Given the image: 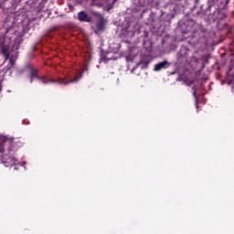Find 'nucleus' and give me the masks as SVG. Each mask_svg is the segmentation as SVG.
I'll return each instance as SVG.
<instances>
[{
  "instance_id": "6",
  "label": "nucleus",
  "mask_w": 234,
  "mask_h": 234,
  "mask_svg": "<svg viewBox=\"0 0 234 234\" xmlns=\"http://www.w3.org/2000/svg\"><path fill=\"white\" fill-rule=\"evenodd\" d=\"M78 19L80 22L90 23L92 21V17L88 15L86 11H80L78 13Z\"/></svg>"
},
{
  "instance_id": "2",
  "label": "nucleus",
  "mask_w": 234,
  "mask_h": 234,
  "mask_svg": "<svg viewBox=\"0 0 234 234\" xmlns=\"http://www.w3.org/2000/svg\"><path fill=\"white\" fill-rule=\"evenodd\" d=\"M190 44L197 48H202L207 44L206 32L201 28H197L192 32V37H190Z\"/></svg>"
},
{
  "instance_id": "5",
  "label": "nucleus",
  "mask_w": 234,
  "mask_h": 234,
  "mask_svg": "<svg viewBox=\"0 0 234 234\" xmlns=\"http://www.w3.org/2000/svg\"><path fill=\"white\" fill-rule=\"evenodd\" d=\"M170 66V63L168 60H163L160 62L155 63V66H154V71H161L162 69H166Z\"/></svg>"
},
{
  "instance_id": "3",
  "label": "nucleus",
  "mask_w": 234,
  "mask_h": 234,
  "mask_svg": "<svg viewBox=\"0 0 234 234\" xmlns=\"http://www.w3.org/2000/svg\"><path fill=\"white\" fill-rule=\"evenodd\" d=\"M82 78V73H77L74 79H68V77H64L63 79H50L49 82L51 83H58L61 85H69L70 83H77Z\"/></svg>"
},
{
  "instance_id": "10",
  "label": "nucleus",
  "mask_w": 234,
  "mask_h": 234,
  "mask_svg": "<svg viewBox=\"0 0 234 234\" xmlns=\"http://www.w3.org/2000/svg\"><path fill=\"white\" fill-rule=\"evenodd\" d=\"M193 95H194V98H197V91H194Z\"/></svg>"
},
{
  "instance_id": "9",
  "label": "nucleus",
  "mask_w": 234,
  "mask_h": 234,
  "mask_svg": "<svg viewBox=\"0 0 234 234\" xmlns=\"http://www.w3.org/2000/svg\"><path fill=\"white\" fill-rule=\"evenodd\" d=\"M3 52L5 53V57L7 59L9 58V53L8 52H5V50H3Z\"/></svg>"
},
{
  "instance_id": "8",
  "label": "nucleus",
  "mask_w": 234,
  "mask_h": 234,
  "mask_svg": "<svg viewBox=\"0 0 234 234\" xmlns=\"http://www.w3.org/2000/svg\"><path fill=\"white\" fill-rule=\"evenodd\" d=\"M215 0H208V7L207 9H210L212 7V4H214Z\"/></svg>"
},
{
  "instance_id": "7",
  "label": "nucleus",
  "mask_w": 234,
  "mask_h": 234,
  "mask_svg": "<svg viewBox=\"0 0 234 234\" xmlns=\"http://www.w3.org/2000/svg\"><path fill=\"white\" fill-rule=\"evenodd\" d=\"M96 28L98 32H101L105 28L104 20L101 18L99 22H97Z\"/></svg>"
},
{
  "instance_id": "4",
  "label": "nucleus",
  "mask_w": 234,
  "mask_h": 234,
  "mask_svg": "<svg viewBox=\"0 0 234 234\" xmlns=\"http://www.w3.org/2000/svg\"><path fill=\"white\" fill-rule=\"evenodd\" d=\"M27 68L29 69V72H30L29 78H30V83L31 84L33 83L34 79L43 80L44 83L48 82V80H46V77H38V69H37V68H34V66H32L30 64H28L27 66Z\"/></svg>"
},
{
  "instance_id": "1",
  "label": "nucleus",
  "mask_w": 234,
  "mask_h": 234,
  "mask_svg": "<svg viewBox=\"0 0 234 234\" xmlns=\"http://www.w3.org/2000/svg\"><path fill=\"white\" fill-rule=\"evenodd\" d=\"M22 146L23 143L20 139H16L15 137H0V154L4 153L0 156V161L5 167L15 165V170H16L17 159L15 157V154Z\"/></svg>"
}]
</instances>
